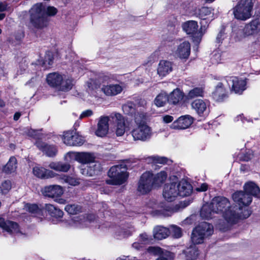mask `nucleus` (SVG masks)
Masks as SVG:
<instances>
[{"instance_id": "obj_45", "label": "nucleus", "mask_w": 260, "mask_h": 260, "mask_svg": "<svg viewBox=\"0 0 260 260\" xmlns=\"http://www.w3.org/2000/svg\"><path fill=\"white\" fill-rule=\"evenodd\" d=\"M64 210L70 214H76L81 211V208L78 205L70 204L65 207Z\"/></svg>"}, {"instance_id": "obj_32", "label": "nucleus", "mask_w": 260, "mask_h": 260, "mask_svg": "<svg viewBox=\"0 0 260 260\" xmlns=\"http://www.w3.org/2000/svg\"><path fill=\"white\" fill-rule=\"evenodd\" d=\"M198 25L196 21L190 20L182 24V28L188 35H194L198 30Z\"/></svg>"}, {"instance_id": "obj_54", "label": "nucleus", "mask_w": 260, "mask_h": 260, "mask_svg": "<svg viewBox=\"0 0 260 260\" xmlns=\"http://www.w3.org/2000/svg\"><path fill=\"white\" fill-rule=\"evenodd\" d=\"M171 232L175 238H180L182 235L181 229L176 225H172L171 226Z\"/></svg>"}, {"instance_id": "obj_40", "label": "nucleus", "mask_w": 260, "mask_h": 260, "mask_svg": "<svg viewBox=\"0 0 260 260\" xmlns=\"http://www.w3.org/2000/svg\"><path fill=\"white\" fill-rule=\"evenodd\" d=\"M49 167L56 171L67 172L70 168V165L67 163H63L61 162H52Z\"/></svg>"}, {"instance_id": "obj_62", "label": "nucleus", "mask_w": 260, "mask_h": 260, "mask_svg": "<svg viewBox=\"0 0 260 260\" xmlns=\"http://www.w3.org/2000/svg\"><path fill=\"white\" fill-rule=\"evenodd\" d=\"M37 131L34 130V129H29L28 131V132L27 133V134L31 137H34L35 138H37Z\"/></svg>"}, {"instance_id": "obj_16", "label": "nucleus", "mask_w": 260, "mask_h": 260, "mask_svg": "<svg viewBox=\"0 0 260 260\" xmlns=\"http://www.w3.org/2000/svg\"><path fill=\"white\" fill-rule=\"evenodd\" d=\"M192 118L188 115L180 117L171 125L173 129H183L188 128L192 123Z\"/></svg>"}, {"instance_id": "obj_46", "label": "nucleus", "mask_w": 260, "mask_h": 260, "mask_svg": "<svg viewBox=\"0 0 260 260\" xmlns=\"http://www.w3.org/2000/svg\"><path fill=\"white\" fill-rule=\"evenodd\" d=\"M146 115L144 113L138 112L135 116V121L137 125L146 124Z\"/></svg>"}, {"instance_id": "obj_17", "label": "nucleus", "mask_w": 260, "mask_h": 260, "mask_svg": "<svg viewBox=\"0 0 260 260\" xmlns=\"http://www.w3.org/2000/svg\"><path fill=\"white\" fill-rule=\"evenodd\" d=\"M69 154L75 157V160L78 162L85 164L92 162L94 160L93 155L89 152H70Z\"/></svg>"}, {"instance_id": "obj_42", "label": "nucleus", "mask_w": 260, "mask_h": 260, "mask_svg": "<svg viewBox=\"0 0 260 260\" xmlns=\"http://www.w3.org/2000/svg\"><path fill=\"white\" fill-rule=\"evenodd\" d=\"M167 173L165 171H161L154 176L153 175V182L154 186H159L163 183L167 178Z\"/></svg>"}, {"instance_id": "obj_10", "label": "nucleus", "mask_w": 260, "mask_h": 260, "mask_svg": "<svg viewBox=\"0 0 260 260\" xmlns=\"http://www.w3.org/2000/svg\"><path fill=\"white\" fill-rule=\"evenodd\" d=\"M226 82L229 86H231V91H233L235 93L241 94L246 89L245 79L231 77L228 78Z\"/></svg>"}, {"instance_id": "obj_18", "label": "nucleus", "mask_w": 260, "mask_h": 260, "mask_svg": "<svg viewBox=\"0 0 260 260\" xmlns=\"http://www.w3.org/2000/svg\"><path fill=\"white\" fill-rule=\"evenodd\" d=\"M36 145L48 156L52 157L56 154L57 149L53 145H48L45 142L41 141H37L36 143Z\"/></svg>"}, {"instance_id": "obj_9", "label": "nucleus", "mask_w": 260, "mask_h": 260, "mask_svg": "<svg viewBox=\"0 0 260 260\" xmlns=\"http://www.w3.org/2000/svg\"><path fill=\"white\" fill-rule=\"evenodd\" d=\"M62 139L63 143L69 146H81L84 142L82 137L74 131L64 133Z\"/></svg>"}, {"instance_id": "obj_36", "label": "nucleus", "mask_w": 260, "mask_h": 260, "mask_svg": "<svg viewBox=\"0 0 260 260\" xmlns=\"http://www.w3.org/2000/svg\"><path fill=\"white\" fill-rule=\"evenodd\" d=\"M204 90L203 87H197L190 89L186 95L187 100H191L198 97H203Z\"/></svg>"}, {"instance_id": "obj_19", "label": "nucleus", "mask_w": 260, "mask_h": 260, "mask_svg": "<svg viewBox=\"0 0 260 260\" xmlns=\"http://www.w3.org/2000/svg\"><path fill=\"white\" fill-rule=\"evenodd\" d=\"M122 87L118 84L103 85L102 91L107 96H114L121 92Z\"/></svg>"}, {"instance_id": "obj_28", "label": "nucleus", "mask_w": 260, "mask_h": 260, "mask_svg": "<svg viewBox=\"0 0 260 260\" xmlns=\"http://www.w3.org/2000/svg\"><path fill=\"white\" fill-rule=\"evenodd\" d=\"M154 238L157 240L166 238L170 234V230L160 225L156 226L153 231Z\"/></svg>"}, {"instance_id": "obj_27", "label": "nucleus", "mask_w": 260, "mask_h": 260, "mask_svg": "<svg viewBox=\"0 0 260 260\" xmlns=\"http://www.w3.org/2000/svg\"><path fill=\"white\" fill-rule=\"evenodd\" d=\"M244 189L251 197H259L260 195V189L259 187L253 182L246 183L244 186Z\"/></svg>"}, {"instance_id": "obj_55", "label": "nucleus", "mask_w": 260, "mask_h": 260, "mask_svg": "<svg viewBox=\"0 0 260 260\" xmlns=\"http://www.w3.org/2000/svg\"><path fill=\"white\" fill-rule=\"evenodd\" d=\"M159 214L165 216H169L171 215V209L170 208L167 207V208L164 211V210H159L157 211Z\"/></svg>"}, {"instance_id": "obj_2", "label": "nucleus", "mask_w": 260, "mask_h": 260, "mask_svg": "<svg viewBox=\"0 0 260 260\" xmlns=\"http://www.w3.org/2000/svg\"><path fill=\"white\" fill-rule=\"evenodd\" d=\"M57 12L54 7L49 6L46 9L42 4H37L30 10V22L36 28H43L47 26L48 16L54 15Z\"/></svg>"}, {"instance_id": "obj_29", "label": "nucleus", "mask_w": 260, "mask_h": 260, "mask_svg": "<svg viewBox=\"0 0 260 260\" xmlns=\"http://www.w3.org/2000/svg\"><path fill=\"white\" fill-rule=\"evenodd\" d=\"M207 104L202 100H196L191 103V107L200 116L207 111Z\"/></svg>"}, {"instance_id": "obj_64", "label": "nucleus", "mask_w": 260, "mask_h": 260, "mask_svg": "<svg viewBox=\"0 0 260 260\" xmlns=\"http://www.w3.org/2000/svg\"><path fill=\"white\" fill-rule=\"evenodd\" d=\"M132 247L136 249L139 250L142 247V245L138 242H135L132 244Z\"/></svg>"}, {"instance_id": "obj_37", "label": "nucleus", "mask_w": 260, "mask_h": 260, "mask_svg": "<svg viewBox=\"0 0 260 260\" xmlns=\"http://www.w3.org/2000/svg\"><path fill=\"white\" fill-rule=\"evenodd\" d=\"M61 84L59 85L58 88L63 91H67L71 90L73 86V80L72 78L66 76H62Z\"/></svg>"}, {"instance_id": "obj_14", "label": "nucleus", "mask_w": 260, "mask_h": 260, "mask_svg": "<svg viewBox=\"0 0 260 260\" xmlns=\"http://www.w3.org/2000/svg\"><path fill=\"white\" fill-rule=\"evenodd\" d=\"M233 199L239 206H248L252 202V198L246 192L239 191L233 194Z\"/></svg>"}, {"instance_id": "obj_48", "label": "nucleus", "mask_w": 260, "mask_h": 260, "mask_svg": "<svg viewBox=\"0 0 260 260\" xmlns=\"http://www.w3.org/2000/svg\"><path fill=\"white\" fill-rule=\"evenodd\" d=\"M12 188V183L10 180H5L0 185V192L7 194Z\"/></svg>"}, {"instance_id": "obj_34", "label": "nucleus", "mask_w": 260, "mask_h": 260, "mask_svg": "<svg viewBox=\"0 0 260 260\" xmlns=\"http://www.w3.org/2000/svg\"><path fill=\"white\" fill-rule=\"evenodd\" d=\"M85 222V216L81 215L74 217L69 222V225L73 228H83L87 226Z\"/></svg>"}, {"instance_id": "obj_23", "label": "nucleus", "mask_w": 260, "mask_h": 260, "mask_svg": "<svg viewBox=\"0 0 260 260\" xmlns=\"http://www.w3.org/2000/svg\"><path fill=\"white\" fill-rule=\"evenodd\" d=\"M183 97V92L180 89L177 88L168 95V102L171 104L177 105L182 100Z\"/></svg>"}, {"instance_id": "obj_41", "label": "nucleus", "mask_w": 260, "mask_h": 260, "mask_svg": "<svg viewBox=\"0 0 260 260\" xmlns=\"http://www.w3.org/2000/svg\"><path fill=\"white\" fill-rule=\"evenodd\" d=\"M197 226H202L200 233L207 238L213 233V225L207 222H201Z\"/></svg>"}, {"instance_id": "obj_5", "label": "nucleus", "mask_w": 260, "mask_h": 260, "mask_svg": "<svg viewBox=\"0 0 260 260\" xmlns=\"http://www.w3.org/2000/svg\"><path fill=\"white\" fill-rule=\"evenodd\" d=\"M258 22L255 20L245 25L234 29L232 38L235 42L243 41L247 37L254 34L257 28Z\"/></svg>"}, {"instance_id": "obj_13", "label": "nucleus", "mask_w": 260, "mask_h": 260, "mask_svg": "<svg viewBox=\"0 0 260 260\" xmlns=\"http://www.w3.org/2000/svg\"><path fill=\"white\" fill-rule=\"evenodd\" d=\"M111 121L110 115L109 116H101L100 117L97 129L95 134L98 137H103L105 136L109 131V121Z\"/></svg>"}, {"instance_id": "obj_56", "label": "nucleus", "mask_w": 260, "mask_h": 260, "mask_svg": "<svg viewBox=\"0 0 260 260\" xmlns=\"http://www.w3.org/2000/svg\"><path fill=\"white\" fill-rule=\"evenodd\" d=\"M225 33L223 30H221L219 34L217 35L216 37V42L218 43H220L224 39Z\"/></svg>"}, {"instance_id": "obj_20", "label": "nucleus", "mask_w": 260, "mask_h": 260, "mask_svg": "<svg viewBox=\"0 0 260 260\" xmlns=\"http://www.w3.org/2000/svg\"><path fill=\"white\" fill-rule=\"evenodd\" d=\"M190 53V45L188 42L184 41L178 47L176 54L181 58H187Z\"/></svg>"}, {"instance_id": "obj_11", "label": "nucleus", "mask_w": 260, "mask_h": 260, "mask_svg": "<svg viewBox=\"0 0 260 260\" xmlns=\"http://www.w3.org/2000/svg\"><path fill=\"white\" fill-rule=\"evenodd\" d=\"M63 192V188L58 185L46 186L41 189V192L44 196L52 199L60 197Z\"/></svg>"}, {"instance_id": "obj_25", "label": "nucleus", "mask_w": 260, "mask_h": 260, "mask_svg": "<svg viewBox=\"0 0 260 260\" xmlns=\"http://www.w3.org/2000/svg\"><path fill=\"white\" fill-rule=\"evenodd\" d=\"M177 188L179 191V196L181 197L187 196L192 191L191 185L185 180H181L177 182Z\"/></svg>"}, {"instance_id": "obj_35", "label": "nucleus", "mask_w": 260, "mask_h": 260, "mask_svg": "<svg viewBox=\"0 0 260 260\" xmlns=\"http://www.w3.org/2000/svg\"><path fill=\"white\" fill-rule=\"evenodd\" d=\"M151 249L155 254H160L156 260H171L173 258L172 253L170 251L164 250L159 247H152Z\"/></svg>"}, {"instance_id": "obj_38", "label": "nucleus", "mask_w": 260, "mask_h": 260, "mask_svg": "<svg viewBox=\"0 0 260 260\" xmlns=\"http://www.w3.org/2000/svg\"><path fill=\"white\" fill-rule=\"evenodd\" d=\"M215 213L212 208L211 203L210 204H206L204 205L201 210V216L206 219H209L212 217V214Z\"/></svg>"}, {"instance_id": "obj_61", "label": "nucleus", "mask_w": 260, "mask_h": 260, "mask_svg": "<svg viewBox=\"0 0 260 260\" xmlns=\"http://www.w3.org/2000/svg\"><path fill=\"white\" fill-rule=\"evenodd\" d=\"M140 238L141 241L143 242H147L149 240L148 236L146 233L141 234Z\"/></svg>"}, {"instance_id": "obj_1", "label": "nucleus", "mask_w": 260, "mask_h": 260, "mask_svg": "<svg viewBox=\"0 0 260 260\" xmlns=\"http://www.w3.org/2000/svg\"><path fill=\"white\" fill-rule=\"evenodd\" d=\"M212 208L215 213L222 214L224 219L229 223H234L239 219H245L251 214V211L247 209L230 206L229 200L223 197H217L211 202Z\"/></svg>"}, {"instance_id": "obj_33", "label": "nucleus", "mask_w": 260, "mask_h": 260, "mask_svg": "<svg viewBox=\"0 0 260 260\" xmlns=\"http://www.w3.org/2000/svg\"><path fill=\"white\" fill-rule=\"evenodd\" d=\"M45 210L52 217L58 218L62 217L63 212L59 209L50 204H46L45 206Z\"/></svg>"}, {"instance_id": "obj_53", "label": "nucleus", "mask_w": 260, "mask_h": 260, "mask_svg": "<svg viewBox=\"0 0 260 260\" xmlns=\"http://www.w3.org/2000/svg\"><path fill=\"white\" fill-rule=\"evenodd\" d=\"M100 80L102 81L103 82H110L114 79V75L109 74L106 73L105 74H103L100 77Z\"/></svg>"}, {"instance_id": "obj_24", "label": "nucleus", "mask_w": 260, "mask_h": 260, "mask_svg": "<svg viewBox=\"0 0 260 260\" xmlns=\"http://www.w3.org/2000/svg\"><path fill=\"white\" fill-rule=\"evenodd\" d=\"M33 173L37 177L42 179H48L54 176V173L52 171L39 167L34 168Z\"/></svg>"}, {"instance_id": "obj_21", "label": "nucleus", "mask_w": 260, "mask_h": 260, "mask_svg": "<svg viewBox=\"0 0 260 260\" xmlns=\"http://www.w3.org/2000/svg\"><path fill=\"white\" fill-rule=\"evenodd\" d=\"M172 63L167 60L160 61L157 68V73L160 76L164 77L172 72Z\"/></svg>"}, {"instance_id": "obj_63", "label": "nucleus", "mask_w": 260, "mask_h": 260, "mask_svg": "<svg viewBox=\"0 0 260 260\" xmlns=\"http://www.w3.org/2000/svg\"><path fill=\"white\" fill-rule=\"evenodd\" d=\"M55 201L60 204H65L66 203V200L59 198H55Z\"/></svg>"}, {"instance_id": "obj_3", "label": "nucleus", "mask_w": 260, "mask_h": 260, "mask_svg": "<svg viewBox=\"0 0 260 260\" xmlns=\"http://www.w3.org/2000/svg\"><path fill=\"white\" fill-rule=\"evenodd\" d=\"M127 168L125 165H116L112 167L108 171L110 179L106 180L107 184L110 185H121L124 183L127 178Z\"/></svg>"}, {"instance_id": "obj_49", "label": "nucleus", "mask_w": 260, "mask_h": 260, "mask_svg": "<svg viewBox=\"0 0 260 260\" xmlns=\"http://www.w3.org/2000/svg\"><path fill=\"white\" fill-rule=\"evenodd\" d=\"M53 60V54L51 52L48 51L45 56V58L43 62V66L45 68L49 67L52 65Z\"/></svg>"}, {"instance_id": "obj_12", "label": "nucleus", "mask_w": 260, "mask_h": 260, "mask_svg": "<svg viewBox=\"0 0 260 260\" xmlns=\"http://www.w3.org/2000/svg\"><path fill=\"white\" fill-rule=\"evenodd\" d=\"M178 196H179V191L177 188V182L168 183L165 185L163 196L167 201L172 202Z\"/></svg>"}, {"instance_id": "obj_31", "label": "nucleus", "mask_w": 260, "mask_h": 260, "mask_svg": "<svg viewBox=\"0 0 260 260\" xmlns=\"http://www.w3.org/2000/svg\"><path fill=\"white\" fill-rule=\"evenodd\" d=\"M17 168V161L14 156H11L8 162L3 168V172L6 174H10L14 173Z\"/></svg>"}, {"instance_id": "obj_22", "label": "nucleus", "mask_w": 260, "mask_h": 260, "mask_svg": "<svg viewBox=\"0 0 260 260\" xmlns=\"http://www.w3.org/2000/svg\"><path fill=\"white\" fill-rule=\"evenodd\" d=\"M213 98L217 102H222L227 97L225 88L222 83H218L215 90L212 92Z\"/></svg>"}, {"instance_id": "obj_6", "label": "nucleus", "mask_w": 260, "mask_h": 260, "mask_svg": "<svg viewBox=\"0 0 260 260\" xmlns=\"http://www.w3.org/2000/svg\"><path fill=\"white\" fill-rule=\"evenodd\" d=\"M111 122L113 123L111 128L117 136H123L126 131V124L124 117L119 113L110 114Z\"/></svg>"}, {"instance_id": "obj_30", "label": "nucleus", "mask_w": 260, "mask_h": 260, "mask_svg": "<svg viewBox=\"0 0 260 260\" xmlns=\"http://www.w3.org/2000/svg\"><path fill=\"white\" fill-rule=\"evenodd\" d=\"M62 77V75L57 73H52L48 75L46 80L48 84L51 86L58 88L61 84Z\"/></svg>"}, {"instance_id": "obj_47", "label": "nucleus", "mask_w": 260, "mask_h": 260, "mask_svg": "<svg viewBox=\"0 0 260 260\" xmlns=\"http://www.w3.org/2000/svg\"><path fill=\"white\" fill-rule=\"evenodd\" d=\"M211 14V10L208 7H202L199 10L198 15L202 20H206L207 16Z\"/></svg>"}, {"instance_id": "obj_57", "label": "nucleus", "mask_w": 260, "mask_h": 260, "mask_svg": "<svg viewBox=\"0 0 260 260\" xmlns=\"http://www.w3.org/2000/svg\"><path fill=\"white\" fill-rule=\"evenodd\" d=\"M93 112L91 110H87L83 111L80 116V118L87 117L92 115Z\"/></svg>"}, {"instance_id": "obj_39", "label": "nucleus", "mask_w": 260, "mask_h": 260, "mask_svg": "<svg viewBox=\"0 0 260 260\" xmlns=\"http://www.w3.org/2000/svg\"><path fill=\"white\" fill-rule=\"evenodd\" d=\"M25 207L26 210L34 216L39 217L43 216L44 210L39 207L36 204H27Z\"/></svg>"}, {"instance_id": "obj_15", "label": "nucleus", "mask_w": 260, "mask_h": 260, "mask_svg": "<svg viewBox=\"0 0 260 260\" xmlns=\"http://www.w3.org/2000/svg\"><path fill=\"white\" fill-rule=\"evenodd\" d=\"M0 227L5 231L12 234L20 233L19 225L17 223L11 220H5L2 217H0Z\"/></svg>"}, {"instance_id": "obj_52", "label": "nucleus", "mask_w": 260, "mask_h": 260, "mask_svg": "<svg viewBox=\"0 0 260 260\" xmlns=\"http://www.w3.org/2000/svg\"><path fill=\"white\" fill-rule=\"evenodd\" d=\"M133 230L132 229H123V234H116V238L118 239H121L122 238H124L127 237L132 235Z\"/></svg>"}, {"instance_id": "obj_60", "label": "nucleus", "mask_w": 260, "mask_h": 260, "mask_svg": "<svg viewBox=\"0 0 260 260\" xmlns=\"http://www.w3.org/2000/svg\"><path fill=\"white\" fill-rule=\"evenodd\" d=\"M208 189V185L206 183H203L200 187H197L196 190L198 191H205Z\"/></svg>"}, {"instance_id": "obj_43", "label": "nucleus", "mask_w": 260, "mask_h": 260, "mask_svg": "<svg viewBox=\"0 0 260 260\" xmlns=\"http://www.w3.org/2000/svg\"><path fill=\"white\" fill-rule=\"evenodd\" d=\"M185 253L186 254L185 260H195L199 255L198 250L195 246L188 248L185 251Z\"/></svg>"}, {"instance_id": "obj_59", "label": "nucleus", "mask_w": 260, "mask_h": 260, "mask_svg": "<svg viewBox=\"0 0 260 260\" xmlns=\"http://www.w3.org/2000/svg\"><path fill=\"white\" fill-rule=\"evenodd\" d=\"M173 120V117L170 115H167L163 117V120L166 123H170L172 122Z\"/></svg>"}, {"instance_id": "obj_51", "label": "nucleus", "mask_w": 260, "mask_h": 260, "mask_svg": "<svg viewBox=\"0 0 260 260\" xmlns=\"http://www.w3.org/2000/svg\"><path fill=\"white\" fill-rule=\"evenodd\" d=\"M149 161H151L155 164H167L168 159L165 157H160L158 156H152L148 158Z\"/></svg>"}, {"instance_id": "obj_58", "label": "nucleus", "mask_w": 260, "mask_h": 260, "mask_svg": "<svg viewBox=\"0 0 260 260\" xmlns=\"http://www.w3.org/2000/svg\"><path fill=\"white\" fill-rule=\"evenodd\" d=\"M95 219V215L93 214H89L85 216V223H87V226L88 223L91 222Z\"/></svg>"}, {"instance_id": "obj_8", "label": "nucleus", "mask_w": 260, "mask_h": 260, "mask_svg": "<svg viewBox=\"0 0 260 260\" xmlns=\"http://www.w3.org/2000/svg\"><path fill=\"white\" fill-rule=\"evenodd\" d=\"M151 129L147 124L137 125L131 132L135 141H145L150 139L151 136Z\"/></svg>"}, {"instance_id": "obj_50", "label": "nucleus", "mask_w": 260, "mask_h": 260, "mask_svg": "<svg viewBox=\"0 0 260 260\" xmlns=\"http://www.w3.org/2000/svg\"><path fill=\"white\" fill-rule=\"evenodd\" d=\"M61 180L62 183H68L69 184L73 186H75L79 184V182L78 179L65 175L61 178Z\"/></svg>"}, {"instance_id": "obj_7", "label": "nucleus", "mask_w": 260, "mask_h": 260, "mask_svg": "<svg viewBox=\"0 0 260 260\" xmlns=\"http://www.w3.org/2000/svg\"><path fill=\"white\" fill-rule=\"evenodd\" d=\"M153 174L150 172L144 173L138 183V191L141 194L149 192L154 186L153 182Z\"/></svg>"}, {"instance_id": "obj_44", "label": "nucleus", "mask_w": 260, "mask_h": 260, "mask_svg": "<svg viewBox=\"0 0 260 260\" xmlns=\"http://www.w3.org/2000/svg\"><path fill=\"white\" fill-rule=\"evenodd\" d=\"M168 102V95L165 92H161L155 98L154 104L158 107H163Z\"/></svg>"}, {"instance_id": "obj_4", "label": "nucleus", "mask_w": 260, "mask_h": 260, "mask_svg": "<svg viewBox=\"0 0 260 260\" xmlns=\"http://www.w3.org/2000/svg\"><path fill=\"white\" fill-rule=\"evenodd\" d=\"M253 0H241L233 9V13L236 19L245 21L252 16Z\"/></svg>"}, {"instance_id": "obj_26", "label": "nucleus", "mask_w": 260, "mask_h": 260, "mask_svg": "<svg viewBox=\"0 0 260 260\" xmlns=\"http://www.w3.org/2000/svg\"><path fill=\"white\" fill-rule=\"evenodd\" d=\"M202 228V226H196L192 232L191 240L194 245L203 243L204 239L207 238L200 233Z\"/></svg>"}]
</instances>
